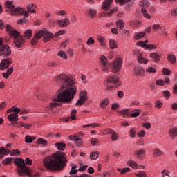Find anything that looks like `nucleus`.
<instances>
[{
    "mask_svg": "<svg viewBox=\"0 0 177 177\" xmlns=\"http://www.w3.org/2000/svg\"><path fill=\"white\" fill-rule=\"evenodd\" d=\"M101 66H102V71H109V67L107 66V58L104 56L101 57Z\"/></svg>",
    "mask_w": 177,
    "mask_h": 177,
    "instance_id": "obj_12",
    "label": "nucleus"
},
{
    "mask_svg": "<svg viewBox=\"0 0 177 177\" xmlns=\"http://www.w3.org/2000/svg\"><path fill=\"white\" fill-rule=\"evenodd\" d=\"M86 13H88V15H89L91 19H93V17H95V16H96V10H95L94 9H89L88 10H86Z\"/></svg>",
    "mask_w": 177,
    "mask_h": 177,
    "instance_id": "obj_25",
    "label": "nucleus"
},
{
    "mask_svg": "<svg viewBox=\"0 0 177 177\" xmlns=\"http://www.w3.org/2000/svg\"><path fill=\"white\" fill-rule=\"evenodd\" d=\"M12 64V59L11 58H6L2 59L0 63V70H6L9 66Z\"/></svg>",
    "mask_w": 177,
    "mask_h": 177,
    "instance_id": "obj_11",
    "label": "nucleus"
},
{
    "mask_svg": "<svg viewBox=\"0 0 177 177\" xmlns=\"http://www.w3.org/2000/svg\"><path fill=\"white\" fill-rule=\"evenodd\" d=\"M167 60L170 62L172 63V64H175L176 62V58L175 57V55L170 54L167 57Z\"/></svg>",
    "mask_w": 177,
    "mask_h": 177,
    "instance_id": "obj_27",
    "label": "nucleus"
},
{
    "mask_svg": "<svg viewBox=\"0 0 177 177\" xmlns=\"http://www.w3.org/2000/svg\"><path fill=\"white\" fill-rule=\"evenodd\" d=\"M8 118L11 122H17L19 121V115L15 113H10Z\"/></svg>",
    "mask_w": 177,
    "mask_h": 177,
    "instance_id": "obj_18",
    "label": "nucleus"
},
{
    "mask_svg": "<svg viewBox=\"0 0 177 177\" xmlns=\"http://www.w3.org/2000/svg\"><path fill=\"white\" fill-rule=\"evenodd\" d=\"M90 142L92 146H96L99 143V140L96 138H92Z\"/></svg>",
    "mask_w": 177,
    "mask_h": 177,
    "instance_id": "obj_38",
    "label": "nucleus"
},
{
    "mask_svg": "<svg viewBox=\"0 0 177 177\" xmlns=\"http://www.w3.org/2000/svg\"><path fill=\"white\" fill-rule=\"evenodd\" d=\"M162 177H170L169 174L167 170H163L161 172Z\"/></svg>",
    "mask_w": 177,
    "mask_h": 177,
    "instance_id": "obj_58",
    "label": "nucleus"
},
{
    "mask_svg": "<svg viewBox=\"0 0 177 177\" xmlns=\"http://www.w3.org/2000/svg\"><path fill=\"white\" fill-rule=\"evenodd\" d=\"M58 55L60 56L61 57H63L64 59H67V55L66 54V53L63 51H59L58 53Z\"/></svg>",
    "mask_w": 177,
    "mask_h": 177,
    "instance_id": "obj_54",
    "label": "nucleus"
},
{
    "mask_svg": "<svg viewBox=\"0 0 177 177\" xmlns=\"http://www.w3.org/2000/svg\"><path fill=\"white\" fill-rule=\"evenodd\" d=\"M95 127H100V125L97 124L96 123H92L90 124L83 125V128H95Z\"/></svg>",
    "mask_w": 177,
    "mask_h": 177,
    "instance_id": "obj_36",
    "label": "nucleus"
},
{
    "mask_svg": "<svg viewBox=\"0 0 177 177\" xmlns=\"http://www.w3.org/2000/svg\"><path fill=\"white\" fill-rule=\"evenodd\" d=\"M111 3H113V0H105L102 4V9L104 10H110L111 8Z\"/></svg>",
    "mask_w": 177,
    "mask_h": 177,
    "instance_id": "obj_14",
    "label": "nucleus"
},
{
    "mask_svg": "<svg viewBox=\"0 0 177 177\" xmlns=\"http://www.w3.org/2000/svg\"><path fill=\"white\" fill-rule=\"evenodd\" d=\"M21 111V110L20 109V108H12L11 109L8 111V113H12V111H14V114H17H17L19 113Z\"/></svg>",
    "mask_w": 177,
    "mask_h": 177,
    "instance_id": "obj_35",
    "label": "nucleus"
},
{
    "mask_svg": "<svg viewBox=\"0 0 177 177\" xmlns=\"http://www.w3.org/2000/svg\"><path fill=\"white\" fill-rule=\"evenodd\" d=\"M145 149H140L134 152L135 157H140V156H145Z\"/></svg>",
    "mask_w": 177,
    "mask_h": 177,
    "instance_id": "obj_24",
    "label": "nucleus"
},
{
    "mask_svg": "<svg viewBox=\"0 0 177 177\" xmlns=\"http://www.w3.org/2000/svg\"><path fill=\"white\" fill-rule=\"evenodd\" d=\"M163 74L165 75H169L171 74V71L168 69H163Z\"/></svg>",
    "mask_w": 177,
    "mask_h": 177,
    "instance_id": "obj_64",
    "label": "nucleus"
},
{
    "mask_svg": "<svg viewBox=\"0 0 177 177\" xmlns=\"http://www.w3.org/2000/svg\"><path fill=\"white\" fill-rule=\"evenodd\" d=\"M129 167H131L133 169H138V163H136L135 161H129Z\"/></svg>",
    "mask_w": 177,
    "mask_h": 177,
    "instance_id": "obj_39",
    "label": "nucleus"
},
{
    "mask_svg": "<svg viewBox=\"0 0 177 177\" xmlns=\"http://www.w3.org/2000/svg\"><path fill=\"white\" fill-rule=\"evenodd\" d=\"M156 85H159L160 86H164V85H165V82L162 80H158L156 81Z\"/></svg>",
    "mask_w": 177,
    "mask_h": 177,
    "instance_id": "obj_51",
    "label": "nucleus"
},
{
    "mask_svg": "<svg viewBox=\"0 0 177 177\" xmlns=\"http://www.w3.org/2000/svg\"><path fill=\"white\" fill-rule=\"evenodd\" d=\"M142 13L145 17H146L147 19H150L151 17L149 15V13H147V11L146 10V9L142 8Z\"/></svg>",
    "mask_w": 177,
    "mask_h": 177,
    "instance_id": "obj_45",
    "label": "nucleus"
},
{
    "mask_svg": "<svg viewBox=\"0 0 177 177\" xmlns=\"http://www.w3.org/2000/svg\"><path fill=\"white\" fill-rule=\"evenodd\" d=\"M153 30H162L161 26H160L159 24H153L152 26Z\"/></svg>",
    "mask_w": 177,
    "mask_h": 177,
    "instance_id": "obj_59",
    "label": "nucleus"
},
{
    "mask_svg": "<svg viewBox=\"0 0 177 177\" xmlns=\"http://www.w3.org/2000/svg\"><path fill=\"white\" fill-rule=\"evenodd\" d=\"M27 10L30 13H35V6H34V4H29L27 6Z\"/></svg>",
    "mask_w": 177,
    "mask_h": 177,
    "instance_id": "obj_29",
    "label": "nucleus"
},
{
    "mask_svg": "<svg viewBox=\"0 0 177 177\" xmlns=\"http://www.w3.org/2000/svg\"><path fill=\"white\" fill-rule=\"evenodd\" d=\"M149 57H151V59H153V60H155L156 62H158V60H160V55H158V54L156 53H151L149 55Z\"/></svg>",
    "mask_w": 177,
    "mask_h": 177,
    "instance_id": "obj_23",
    "label": "nucleus"
},
{
    "mask_svg": "<svg viewBox=\"0 0 177 177\" xmlns=\"http://www.w3.org/2000/svg\"><path fill=\"white\" fill-rule=\"evenodd\" d=\"M169 136L171 139H175L177 136V127H172L169 130Z\"/></svg>",
    "mask_w": 177,
    "mask_h": 177,
    "instance_id": "obj_16",
    "label": "nucleus"
},
{
    "mask_svg": "<svg viewBox=\"0 0 177 177\" xmlns=\"http://www.w3.org/2000/svg\"><path fill=\"white\" fill-rule=\"evenodd\" d=\"M88 93L86 91L80 93V98L76 103V106H83L85 102L88 100V96L86 95Z\"/></svg>",
    "mask_w": 177,
    "mask_h": 177,
    "instance_id": "obj_9",
    "label": "nucleus"
},
{
    "mask_svg": "<svg viewBox=\"0 0 177 177\" xmlns=\"http://www.w3.org/2000/svg\"><path fill=\"white\" fill-rule=\"evenodd\" d=\"M136 176H138V177H147V175H146V173L145 171H141L138 174H136Z\"/></svg>",
    "mask_w": 177,
    "mask_h": 177,
    "instance_id": "obj_53",
    "label": "nucleus"
},
{
    "mask_svg": "<svg viewBox=\"0 0 177 177\" xmlns=\"http://www.w3.org/2000/svg\"><path fill=\"white\" fill-rule=\"evenodd\" d=\"M138 63H144V64H146L147 63V60L145 59L143 57H142V54H140L138 57Z\"/></svg>",
    "mask_w": 177,
    "mask_h": 177,
    "instance_id": "obj_33",
    "label": "nucleus"
},
{
    "mask_svg": "<svg viewBox=\"0 0 177 177\" xmlns=\"http://www.w3.org/2000/svg\"><path fill=\"white\" fill-rule=\"evenodd\" d=\"M131 171V168L129 167H126L123 168L121 171L122 175H124V174H126V172H129Z\"/></svg>",
    "mask_w": 177,
    "mask_h": 177,
    "instance_id": "obj_56",
    "label": "nucleus"
},
{
    "mask_svg": "<svg viewBox=\"0 0 177 177\" xmlns=\"http://www.w3.org/2000/svg\"><path fill=\"white\" fill-rule=\"evenodd\" d=\"M87 45H93L95 44V40L92 37H89L86 42Z\"/></svg>",
    "mask_w": 177,
    "mask_h": 177,
    "instance_id": "obj_52",
    "label": "nucleus"
},
{
    "mask_svg": "<svg viewBox=\"0 0 177 177\" xmlns=\"http://www.w3.org/2000/svg\"><path fill=\"white\" fill-rule=\"evenodd\" d=\"M70 140H75V143L77 146H81L82 145V140L78 136H69Z\"/></svg>",
    "mask_w": 177,
    "mask_h": 177,
    "instance_id": "obj_13",
    "label": "nucleus"
},
{
    "mask_svg": "<svg viewBox=\"0 0 177 177\" xmlns=\"http://www.w3.org/2000/svg\"><path fill=\"white\" fill-rule=\"evenodd\" d=\"M9 154V151H8L5 147H1L0 148V158H3V156Z\"/></svg>",
    "mask_w": 177,
    "mask_h": 177,
    "instance_id": "obj_22",
    "label": "nucleus"
},
{
    "mask_svg": "<svg viewBox=\"0 0 177 177\" xmlns=\"http://www.w3.org/2000/svg\"><path fill=\"white\" fill-rule=\"evenodd\" d=\"M47 143H48V142L44 138H39L37 140L38 145H46Z\"/></svg>",
    "mask_w": 177,
    "mask_h": 177,
    "instance_id": "obj_46",
    "label": "nucleus"
},
{
    "mask_svg": "<svg viewBox=\"0 0 177 177\" xmlns=\"http://www.w3.org/2000/svg\"><path fill=\"white\" fill-rule=\"evenodd\" d=\"M155 104L156 107H158V109H161V107H162V103L159 100H157Z\"/></svg>",
    "mask_w": 177,
    "mask_h": 177,
    "instance_id": "obj_60",
    "label": "nucleus"
},
{
    "mask_svg": "<svg viewBox=\"0 0 177 177\" xmlns=\"http://www.w3.org/2000/svg\"><path fill=\"white\" fill-rule=\"evenodd\" d=\"M106 91L107 92H111L113 93V91H114V87L112 86H109V84H106Z\"/></svg>",
    "mask_w": 177,
    "mask_h": 177,
    "instance_id": "obj_48",
    "label": "nucleus"
},
{
    "mask_svg": "<svg viewBox=\"0 0 177 177\" xmlns=\"http://www.w3.org/2000/svg\"><path fill=\"white\" fill-rule=\"evenodd\" d=\"M122 67V59L121 58H115L112 62V72L118 73Z\"/></svg>",
    "mask_w": 177,
    "mask_h": 177,
    "instance_id": "obj_8",
    "label": "nucleus"
},
{
    "mask_svg": "<svg viewBox=\"0 0 177 177\" xmlns=\"http://www.w3.org/2000/svg\"><path fill=\"white\" fill-rule=\"evenodd\" d=\"M6 12H9L12 16H24L28 17V12L20 7H15L13 3L10 1H6Z\"/></svg>",
    "mask_w": 177,
    "mask_h": 177,
    "instance_id": "obj_4",
    "label": "nucleus"
},
{
    "mask_svg": "<svg viewBox=\"0 0 177 177\" xmlns=\"http://www.w3.org/2000/svg\"><path fill=\"white\" fill-rule=\"evenodd\" d=\"M44 165L49 171H62L67 164V158L64 152L53 153L43 160Z\"/></svg>",
    "mask_w": 177,
    "mask_h": 177,
    "instance_id": "obj_2",
    "label": "nucleus"
},
{
    "mask_svg": "<svg viewBox=\"0 0 177 177\" xmlns=\"http://www.w3.org/2000/svg\"><path fill=\"white\" fill-rule=\"evenodd\" d=\"M134 74L136 75H143L145 74V70L142 66H136L134 68Z\"/></svg>",
    "mask_w": 177,
    "mask_h": 177,
    "instance_id": "obj_17",
    "label": "nucleus"
},
{
    "mask_svg": "<svg viewBox=\"0 0 177 177\" xmlns=\"http://www.w3.org/2000/svg\"><path fill=\"white\" fill-rule=\"evenodd\" d=\"M109 99H105L104 100H102V102H101V107L102 109H104V107H106V106H107V104H109Z\"/></svg>",
    "mask_w": 177,
    "mask_h": 177,
    "instance_id": "obj_41",
    "label": "nucleus"
},
{
    "mask_svg": "<svg viewBox=\"0 0 177 177\" xmlns=\"http://www.w3.org/2000/svg\"><path fill=\"white\" fill-rule=\"evenodd\" d=\"M116 25H117V27L120 28V30L124 28V27H125V23H124L122 20H118L116 22Z\"/></svg>",
    "mask_w": 177,
    "mask_h": 177,
    "instance_id": "obj_31",
    "label": "nucleus"
},
{
    "mask_svg": "<svg viewBox=\"0 0 177 177\" xmlns=\"http://www.w3.org/2000/svg\"><path fill=\"white\" fill-rule=\"evenodd\" d=\"M163 94H164L165 99H169V97L171 96V93L169 91H164Z\"/></svg>",
    "mask_w": 177,
    "mask_h": 177,
    "instance_id": "obj_49",
    "label": "nucleus"
},
{
    "mask_svg": "<svg viewBox=\"0 0 177 177\" xmlns=\"http://www.w3.org/2000/svg\"><path fill=\"white\" fill-rule=\"evenodd\" d=\"M75 168H77V166H73L71 168V170L70 171V175H75V174H77L78 172V169H75Z\"/></svg>",
    "mask_w": 177,
    "mask_h": 177,
    "instance_id": "obj_42",
    "label": "nucleus"
},
{
    "mask_svg": "<svg viewBox=\"0 0 177 177\" xmlns=\"http://www.w3.org/2000/svg\"><path fill=\"white\" fill-rule=\"evenodd\" d=\"M116 3H120V5H125V3H129V5H133V1L132 0H115Z\"/></svg>",
    "mask_w": 177,
    "mask_h": 177,
    "instance_id": "obj_19",
    "label": "nucleus"
},
{
    "mask_svg": "<svg viewBox=\"0 0 177 177\" xmlns=\"http://www.w3.org/2000/svg\"><path fill=\"white\" fill-rule=\"evenodd\" d=\"M156 71H157V70H156V68H154L153 67H149L146 70L147 73H156Z\"/></svg>",
    "mask_w": 177,
    "mask_h": 177,
    "instance_id": "obj_55",
    "label": "nucleus"
},
{
    "mask_svg": "<svg viewBox=\"0 0 177 177\" xmlns=\"http://www.w3.org/2000/svg\"><path fill=\"white\" fill-rule=\"evenodd\" d=\"M11 53L10 48H9L8 45H3V39H2V43L0 46V56L1 57H8V56H10Z\"/></svg>",
    "mask_w": 177,
    "mask_h": 177,
    "instance_id": "obj_7",
    "label": "nucleus"
},
{
    "mask_svg": "<svg viewBox=\"0 0 177 177\" xmlns=\"http://www.w3.org/2000/svg\"><path fill=\"white\" fill-rule=\"evenodd\" d=\"M118 113L120 115H122V117H125V115H129V109L119 111Z\"/></svg>",
    "mask_w": 177,
    "mask_h": 177,
    "instance_id": "obj_32",
    "label": "nucleus"
},
{
    "mask_svg": "<svg viewBox=\"0 0 177 177\" xmlns=\"http://www.w3.org/2000/svg\"><path fill=\"white\" fill-rule=\"evenodd\" d=\"M146 36V32H138L137 35H136V39H139V38H143V37Z\"/></svg>",
    "mask_w": 177,
    "mask_h": 177,
    "instance_id": "obj_37",
    "label": "nucleus"
},
{
    "mask_svg": "<svg viewBox=\"0 0 177 177\" xmlns=\"http://www.w3.org/2000/svg\"><path fill=\"white\" fill-rule=\"evenodd\" d=\"M118 140V134L115 133V131L113 132V133L111 134V140L113 142Z\"/></svg>",
    "mask_w": 177,
    "mask_h": 177,
    "instance_id": "obj_43",
    "label": "nucleus"
},
{
    "mask_svg": "<svg viewBox=\"0 0 177 177\" xmlns=\"http://www.w3.org/2000/svg\"><path fill=\"white\" fill-rule=\"evenodd\" d=\"M148 5H150V3H149V1H143L140 3V6H147Z\"/></svg>",
    "mask_w": 177,
    "mask_h": 177,
    "instance_id": "obj_61",
    "label": "nucleus"
},
{
    "mask_svg": "<svg viewBox=\"0 0 177 177\" xmlns=\"http://www.w3.org/2000/svg\"><path fill=\"white\" fill-rule=\"evenodd\" d=\"M55 82L61 86V92L52 98L53 102L49 106L47 107V110H52V107H56V106L62 105V102L64 103L71 102L72 99H74L75 93H77V86L75 85V81L67 75L62 74L57 76L55 78Z\"/></svg>",
    "mask_w": 177,
    "mask_h": 177,
    "instance_id": "obj_1",
    "label": "nucleus"
},
{
    "mask_svg": "<svg viewBox=\"0 0 177 177\" xmlns=\"http://www.w3.org/2000/svg\"><path fill=\"white\" fill-rule=\"evenodd\" d=\"M42 37H44L43 41L48 42V41H50L53 38V34L50 33L48 30L39 31L31 40L32 45H37L38 44V39H41Z\"/></svg>",
    "mask_w": 177,
    "mask_h": 177,
    "instance_id": "obj_6",
    "label": "nucleus"
},
{
    "mask_svg": "<svg viewBox=\"0 0 177 177\" xmlns=\"http://www.w3.org/2000/svg\"><path fill=\"white\" fill-rule=\"evenodd\" d=\"M140 115V110H136L134 112L130 114V117H139Z\"/></svg>",
    "mask_w": 177,
    "mask_h": 177,
    "instance_id": "obj_40",
    "label": "nucleus"
},
{
    "mask_svg": "<svg viewBox=\"0 0 177 177\" xmlns=\"http://www.w3.org/2000/svg\"><path fill=\"white\" fill-rule=\"evenodd\" d=\"M118 10V8H115L113 10H111L109 12H104L103 16H111V13H114L115 12H117Z\"/></svg>",
    "mask_w": 177,
    "mask_h": 177,
    "instance_id": "obj_44",
    "label": "nucleus"
},
{
    "mask_svg": "<svg viewBox=\"0 0 177 177\" xmlns=\"http://www.w3.org/2000/svg\"><path fill=\"white\" fill-rule=\"evenodd\" d=\"M77 114V110L73 109L71 111V117L65 118V121L67 122L69 120H75V115Z\"/></svg>",
    "mask_w": 177,
    "mask_h": 177,
    "instance_id": "obj_21",
    "label": "nucleus"
},
{
    "mask_svg": "<svg viewBox=\"0 0 177 177\" xmlns=\"http://www.w3.org/2000/svg\"><path fill=\"white\" fill-rule=\"evenodd\" d=\"M15 165H17L19 169H17L18 175L19 176H26L27 175L29 177H35L37 176H34L32 174V171L30 168L27 167L26 166V163L24 162V160L21 158H18L15 160Z\"/></svg>",
    "mask_w": 177,
    "mask_h": 177,
    "instance_id": "obj_5",
    "label": "nucleus"
},
{
    "mask_svg": "<svg viewBox=\"0 0 177 177\" xmlns=\"http://www.w3.org/2000/svg\"><path fill=\"white\" fill-rule=\"evenodd\" d=\"M55 147L58 149V150H64L67 146L66 145V143L64 142H57L55 144Z\"/></svg>",
    "mask_w": 177,
    "mask_h": 177,
    "instance_id": "obj_20",
    "label": "nucleus"
},
{
    "mask_svg": "<svg viewBox=\"0 0 177 177\" xmlns=\"http://www.w3.org/2000/svg\"><path fill=\"white\" fill-rule=\"evenodd\" d=\"M6 31L9 32L10 37L14 39V44L17 48H21L26 39H30L32 36V31L30 29L26 30L24 32V36L20 35V32H17V30L13 29L12 26L10 25L6 26Z\"/></svg>",
    "mask_w": 177,
    "mask_h": 177,
    "instance_id": "obj_3",
    "label": "nucleus"
},
{
    "mask_svg": "<svg viewBox=\"0 0 177 177\" xmlns=\"http://www.w3.org/2000/svg\"><path fill=\"white\" fill-rule=\"evenodd\" d=\"M12 162V158H7L4 159L2 162L3 164L9 165Z\"/></svg>",
    "mask_w": 177,
    "mask_h": 177,
    "instance_id": "obj_47",
    "label": "nucleus"
},
{
    "mask_svg": "<svg viewBox=\"0 0 177 177\" xmlns=\"http://www.w3.org/2000/svg\"><path fill=\"white\" fill-rule=\"evenodd\" d=\"M25 162L26 164H27V165H31V164H32V160L30 159V158H26L25 160Z\"/></svg>",
    "mask_w": 177,
    "mask_h": 177,
    "instance_id": "obj_62",
    "label": "nucleus"
},
{
    "mask_svg": "<svg viewBox=\"0 0 177 177\" xmlns=\"http://www.w3.org/2000/svg\"><path fill=\"white\" fill-rule=\"evenodd\" d=\"M153 154L156 157H160V156H162V151L158 149H155L153 151Z\"/></svg>",
    "mask_w": 177,
    "mask_h": 177,
    "instance_id": "obj_34",
    "label": "nucleus"
},
{
    "mask_svg": "<svg viewBox=\"0 0 177 177\" xmlns=\"http://www.w3.org/2000/svg\"><path fill=\"white\" fill-rule=\"evenodd\" d=\"M57 23L60 26V27H67V26L70 24V20H68L67 18H65L62 20L57 21Z\"/></svg>",
    "mask_w": 177,
    "mask_h": 177,
    "instance_id": "obj_15",
    "label": "nucleus"
},
{
    "mask_svg": "<svg viewBox=\"0 0 177 177\" xmlns=\"http://www.w3.org/2000/svg\"><path fill=\"white\" fill-rule=\"evenodd\" d=\"M65 33H66V30H59L57 32L54 36L55 37V38H57V37H59V35H63V34H65Z\"/></svg>",
    "mask_w": 177,
    "mask_h": 177,
    "instance_id": "obj_50",
    "label": "nucleus"
},
{
    "mask_svg": "<svg viewBox=\"0 0 177 177\" xmlns=\"http://www.w3.org/2000/svg\"><path fill=\"white\" fill-rule=\"evenodd\" d=\"M107 82L108 84H112L115 86V88H118L120 85H121V83H120V79L118 78V76L114 75L113 76H109L107 78Z\"/></svg>",
    "mask_w": 177,
    "mask_h": 177,
    "instance_id": "obj_10",
    "label": "nucleus"
},
{
    "mask_svg": "<svg viewBox=\"0 0 177 177\" xmlns=\"http://www.w3.org/2000/svg\"><path fill=\"white\" fill-rule=\"evenodd\" d=\"M16 154H20V150L19 149H13L12 151V156H16Z\"/></svg>",
    "mask_w": 177,
    "mask_h": 177,
    "instance_id": "obj_63",
    "label": "nucleus"
},
{
    "mask_svg": "<svg viewBox=\"0 0 177 177\" xmlns=\"http://www.w3.org/2000/svg\"><path fill=\"white\" fill-rule=\"evenodd\" d=\"M98 157H99V151L91 152L90 153L91 160H97Z\"/></svg>",
    "mask_w": 177,
    "mask_h": 177,
    "instance_id": "obj_28",
    "label": "nucleus"
},
{
    "mask_svg": "<svg viewBox=\"0 0 177 177\" xmlns=\"http://www.w3.org/2000/svg\"><path fill=\"white\" fill-rule=\"evenodd\" d=\"M109 46L111 49H116L118 45H117V41L115 40H110L109 41Z\"/></svg>",
    "mask_w": 177,
    "mask_h": 177,
    "instance_id": "obj_30",
    "label": "nucleus"
},
{
    "mask_svg": "<svg viewBox=\"0 0 177 177\" xmlns=\"http://www.w3.org/2000/svg\"><path fill=\"white\" fill-rule=\"evenodd\" d=\"M35 139H37L36 137H31L28 135L25 137V142L26 143H32V141L35 140Z\"/></svg>",
    "mask_w": 177,
    "mask_h": 177,
    "instance_id": "obj_26",
    "label": "nucleus"
},
{
    "mask_svg": "<svg viewBox=\"0 0 177 177\" xmlns=\"http://www.w3.org/2000/svg\"><path fill=\"white\" fill-rule=\"evenodd\" d=\"M21 125L24 127V128H26V129H30L32 127V124H27L26 123H21Z\"/></svg>",
    "mask_w": 177,
    "mask_h": 177,
    "instance_id": "obj_57",
    "label": "nucleus"
}]
</instances>
